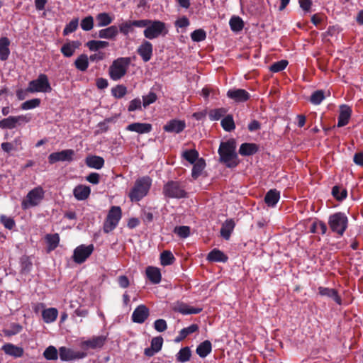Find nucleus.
Segmentation results:
<instances>
[{
    "label": "nucleus",
    "instance_id": "nucleus-1",
    "mask_svg": "<svg viewBox=\"0 0 363 363\" xmlns=\"http://www.w3.org/2000/svg\"><path fill=\"white\" fill-rule=\"evenodd\" d=\"M235 150L236 141L235 139L231 138L221 142L218 150L219 162L228 168L236 167L240 163V160Z\"/></svg>",
    "mask_w": 363,
    "mask_h": 363
},
{
    "label": "nucleus",
    "instance_id": "nucleus-2",
    "mask_svg": "<svg viewBox=\"0 0 363 363\" xmlns=\"http://www.w3.org/2000/svg\"><path fill=\"white\" fill-rule=\"evenodd\" d=\"M141 21L145 23L141 28H145L143 35L147 39L152 40L168 33L166 23L162 21L150 19H141Z\"/></svg>",
    "mask_w": 363,
    "mask_h": 363
},
{
    "label": "nucleus",
    "instance_id": "nucleus-3",
    "mask_svg": "<svg viewBox=\"0 0 363 363\" xmlns=\"http://www.w3.org/2000/svg\"><path fill=\"white\" fill-rule=\"evenodd\" d=\"M151 186L152 179L150 177L145 176L138 179L128 194L130 201H140L148 194Z\"/></svg>",
    "mask_w": 363,
    "mask_h": 363
},
{
    "label": "nucleus",
    "instance_id": "nucleus-4",
    "mask_svg": "<svg viewBox=\"0 0 363 363\" xmlns=\"http://www.w3.org/2000/svg\"><path fill=\"white\" fill-rule=\"evenodd\" d=\"M131 62V58L129 57H121L113 60L108 70L111 79L117 81L123 77Z\"/></svg>",
    "mask_w": 363,
    "mask_h": 363
},
{
    "label": "nucleus",
    "instance_id": "nucleus-5",
    "mask_svg": "<svg viewBox=\"0 0 363 363\" xmlns=\"http://www.w3.org/2000/svg\"><path fill=\"white\" fill-rule=\"evenodd\" d=\"M162 194L168 199H183L187 197V192L182 182L170 180L164 184Z\"/></svg>",
    "mask_w": 363,
    "mask_h": 363
},
{
    "label": "nucleus",
    "instance_id": "nucleus-6",
    "mask_svg": "<svg viewBox=\"0 0 363 363\" xmlns=\"http://www.w3.org/2000/svg\"><path fill=\"white\" fill-rule=\"evenodd\" d=\"M328 224L333 232L342 236L347 228L348 218L344 213L337 212L330 216Z\"/></svg>",
    "mask_w": 363,
    "mask_h": 363
},
{
    "label": "nucleus",
    "instance_id": "nucleus-7",
    "mask_svg": "<svg viewBox=\"0 0 363 363\" xmlns=\"http://www.w3.org/2000/svg\"><path fill=\"white\" fill-rule=\"evenodd\" d=\"M51 91L52 87L48 77L45 74H40L36 79L32 80L28 83V86L26 88V91L29 93H49Z\"/></svg>",
    "mask_w": 363,
    "mask_h": 363
},
{
    "label": "nucleus",
    "instance_id": "nucleus-8",
    "mask_svg": "<svg viewBox=\"0 0 363 363\" xmlns=\"http://www.w3.org/2000/svg\"><path fill=\"white\" fill-rule=\"evenodd\" d=\"M122 216L121 208L119 206L111 207L104 223L103 230L105 233L113 231L118 225Z\"/></svg>",
    "mask_w": 363,
    "mask_h": 363
},
{
    "label": "nucleus",
    "instance_id": "nucleus-9",
    "mask_svg": "<svg viewBox=\"0 0 363 363\" xmlns=\"http://www.w3.org/2000/svg\"><path fill=\"white\" fill-rule=\"evenodd\" d=\"M45 191L41 186H38L30 190L26 199L21 203L22 208L27 209L30 207L38 206L44 198Z\"/></svg>",
    "mask_w": 363,
    "mask_h": 363
},
{
    "label": "nucleus",
    "instance_id": "nucleus-10",
    "mask_svg": "<svg viewBox=\"0 0 363 363\" xmlns=\"http://www.w3.org/2000/svg\"><path fill=\"white\" fill-rule=\"evenodd\" d=\"M94 249V247L92 244L89 245H81L77 247L74 250L72 256L74 262L77 264L84 263L92 254Z\"/></svg>",
    "mask_w": 363,
    "mask_h": 363
},
{
    "label": "nucleus",
    "instance_id": "nucleus-11",
    "mask_svg": "<svg viewBox=\"0 0 363 363\" xmlns=\"http://www.w3.org/2000/svg\"><path fill=\"white\" fill-rule=\"evenodd\" d=\"M30 119V118L25 115L9 116L0 121V128L2 129H13L15 128L17 125L29 122Z\"/></svg>",
    "mask_w": 363,
    "mask_h": 363
},
{
    "label": "nucleus",
    "instance_id": "nucleus-12",
    "mask_svg": "<svg viewBox=\"0 0 363 363\" xmlns=\"http://www.w3.org/2000/svg\"><path fill=\"white\" fill-rule=\"evenodd\" d=\"M74 151L72 149L64 150L60 152L51 153L48 156V162L50 164H54L57 162H71L73 160Z\"/></svg>",
    "mask_w": 363,
    "mask_h": 363
},
{
    "label": "nucleus",
    "instance_id": "nucleus-13",
    "mask_svg": "<svg viewBox=\"0 0 363 363\" xmlns=\"http://www.w3.org/2000/svg\"><path fill=\"white\" fill-rule=\"evenodd\" d=\"M59 355L61 360L70 361L84 358L86 354L84 352L74 351L65 347H61L59 349Z\"/></svg>",
    "mask_w": 363,
    "mask_h": 363
},
{
    "label": "nucleus",
    "instance_id": "nucleus-14",
    "mask_svg": "<svg viewBox=\"0 0 363 363\" xmlns=\"http://www.w3.org/2000/svg\"><path fill=\"white\" fill-rule=\"evenodd\" d=\"M107 340L104 335L94 336L91 339L82 342L81 346L84 349H101L104 347Z\"/></svg>",
    "mask_w": 363,
    "mask_h": 363
},
{
    "label": "nucleus",
    "instance_id": "nucleus-15",
    "mask_svg": "<svg viewBox=\"0 0 363 363\" xmlns=\"http://www.w3.org/2000/svg\"><path fill=\"white\" fill-rule=\"evenodd\" d=\"M145 23L141 20H128L122 22L118 26V32L122 33L125 36H128L130 33L134 31V28H141Z\"/></svg>",
    "mask_w": 363,
    "mask_h": 363
},
{
    "label": "nucleus",
    "instance_id": "nucleus-16",
    "mask_svg": "<svg viewBox=\"0 0 363 363\" xmlns=\"http://www.w3.org/2000/svg\"><path fill=\"white\" fill-rule=\"evenodd\" d=\"M150 315L149 308L143 305H139L132 313V320L137 323H143Z\"/></svg>",
    "mask_w": 363,
    "mask_h": 363
},
{
    "label": "nucleus",
    "instance_id": "nucleus-17",
    "mask_svg": "<svg viewBox=\"0 0 363 363\" xmlns=\"http://www.w3.org/2000/svg\"><path fill=\"white\" fill-rule=\"evenodd\" d=\"M227 96L237 103H241L249 100L250 94L242 89H232L228 91Z\"/></svg>",
    "mask_w": 363,
    "mask_h": 363
},
{
    "label": "nucleus",
    "instance_id": "nucleus-18",
    "mask_svg": "<svg viewBox=\"0 0 363 363\" xmlns=\"http://www.w3.org/2000/svg\"><path fill=\"white\" fill-rule=\"evenodd\" d=\"M153 46L152 44L147 40H143L137 49V53L141 57L142 60L147 62L150 60L152 56Z\"/></svg>",
    "mask_w": 363,
    "mask_h": 363
},
{
    "label": "nucleus",
    "instance_id": "nucleus-19",
    "mask_svg": "<svg viewBox=\"0 0 363 363\" xmlns=\"http://www.w3.org/2000/svg\"><path fill=\"white\" fill-rule=\"evenodd\" d=\"M352 113V108L348 105L342 104L340 106V113L337 126L343 127L347 125L351 118Z\"/></svg>",
    "mask_w": 363,
    "mask_h": 363
},
{
    "label": "nucleus",
    "instance_id": "nucleus-20",
    "mask_svg": "<svg viewBox=\"0 0 363 363\" xmlns=\"http://www.w3.org/2000/svg\"><path fill=\"white\" fill-rule=\"evenodd\" d=\"M186 128L184 121L177 119L170 120L164 125L163 129L167 133H180Z\"/></svg>",
    "mask_w": 363,
    "mask_h": 363
},
{
    "label": "nucleus",
    "instance_id": "nucleus-21",
    "mask_svg": "<svg viewBox=\"0 0 363 363\" xmlns=\"http://www.w3.org/2000/svg\"><path fill=\"white\" fill-rule=\"evenodd\" d=\"M163 345V338L161 336L153 337L151 340L150 347L145 349L144 354L147 357H152L160 352Z\"/></svg>",
    "mask_w": 363,
    "mask_h": 363
},
{
    "label": "nucleus",
    "instance_id": "nucleus-22",
    "mask_svg": "<svg viewBox=\"0 0 363 363\" xmlns=\"http://www.w3.org/2000/svg\"><path fill=\"white\" fill-rule=\"evenodd\" d=\"M118 34V28L116 26H111L108 28L101 29L98 34L93 35L94 38L114 40Z\"/></svg>",
    "mask_w": 363,
    "mask_h": 363
},
{
    "label": "nucleus",
    "instance_id": "nucleus-23",
    "mask_svg": "<svg viewBox=\"0 0 363 363\" xmlns=\"http://www.w3.org/2000/svg\"><path fill=\"white\" fill-rule=\"evenodd\" d=\"M125 129L138 134H145L152 131V125L146 123H133L126 126Z\"/></svg>",
    "mask_w": 363,
    "mask_h": 363
},
{
    "label": "nucleus",
    "instance_id": "nucleus-24",
    "mask_svg": "<svg viewBox=\"0 0 363 363\" xmlns=\"http://www.w3.org/2000/svg\"><path fill=\"white\" fill-rule=\"evenodd\" d=\"M318 289L320 296L331 298L337 304H342V298L336 289L324 286H319Z\"/></svg>",
    "mask_w": 363,
    "mask_h": 363
},
{
    "label": "nucleus",
    "instance_id": "nucleus-25",
    "mask_svg": "<svg viewBox=\"0 0 363 363\" xmlns=\"http://www.w3.org/2000/svg\"><path fill=\"white\" fill-rule=\"evenodd\" d=\"M147 278L153 284H157L161 281L162 274L160 269L156 267L149 266L145 270Z\"/></svg>",
    "mask_w": 363,
    "mask_h": 363
},
{
    "label": "nucleus",
    "instance_id": "nucleus-26",
    "mask_svg": "<svg viewBox=\"0 0 363 363\" xmlns=\"http://www.w3.org/2000/svg\"><path fill=\"white\" fill-rule=\"evenodd\" d=\"M80 45L81 43L77 40L69 41L62 46L60 51L65 57H70L74 55L76 49L79 48Z\"/></svg>",
    "mask_w": 363,
    "mask_h": 363
},
{
    "label": "nucleus",
    "instance_id": "nucleus-27",
    "mask_svg": "<svg viewBox=\"0 0 363 363\" xmlns=\"http://www.w3.org/2000/svg\"><path fill=\"white\" fill-rule=\"evenodd\" d=\"M10 44L11 41L7 37L0 38V60L1 61H6L9 59L11 52Z\"/></svg>",
    "mask_w": 363,
    "mask_h": 363
},
{
    "label": "nucleus",
    "instance_id": "nucleus-28",
    "mask_svg": "<svg viewBox=\"0 0 363 363\" xmlns=\"http://www.w3.org/2000/svg\"><path fill=\"white\" fill-rule=\"evenodd\" d=\"M280 199V192L276 189H270L264 196V202L269 207H274Z\"/></svg>",
    "mask_w": 363,
    "mask_h": 363
},
{
    "label": "nucleus",
    "instance_id": "nucleus-29",
    "mask_svg": "<svg viewBox=\"0 0 363 363\" xmlns=\"http://www.w3.org/2000/svg\"><path fill=\"white\" fill-rule=\"evenodd\" d=\"M259 147L255 143H245L239 148V154L242 156H251L256 154Z\"/></svg>",
    "mask_w": 363,
    "mask_h": 363
},
{
    "label": "nucleus",
    "instance_id": "nucleus-30",
    "mask_svg": "<svg viewBox=\"0 0 363 363\" xmlns=\"http://www.w3.org/2000/svg\"><path fill=\"white\" fill-rule=\"evenodd\" d=\"M228 257L222 251L218 249L212 250L207 255V260L214 262H226Z\"/></svg>",
    "mask_w": 363,
    "mask_h": 363
},
{
    "label": "nucleus",
    "instance_id": "nucleus-31",
    "mask_svg": "<svg viewBox=\"0 0 363 363\" xmlns=\"http://www.w3.org/2000/svg\"><path fill=\"white\" fill-rule=\"evenodd\" d=\"M91 194V189L84 185L77 186L73 191L74 197L78 201H83L86 199Z\"/></svg>",
    "mask_w": 363,
    "mask_h": 363
},
{
    "label": "nucleus",
    "instance_id": "nucleus-32",
    "mask_svg": "<svg viewBox=\"0 0 363 363\" xmlns=\"http://www.w3.org/2000/svg\"><path fill=\"white\" fill-rule=\"evenodd\" d=\"M85 162L90 168L100 169L104 167L105 162L104 158L100 156L91 155L86 157Z\"/></svg>",
    "mask_w": 363,
    "mask_h": 363
},
{
    "label": "nucleus",
    "instance_id": "nucleus-33",
    "mask_svg": "<svg viewBox=\"0 0 363 363\" xmlns=\"http://www.w3.org/2000/svg\"><path fill=\"white\" fill-rule=\"evenodd\" d=\"M235 222L233 219L226 220L220 228V235L225 240H229L235 228Z\"/></svg>",
    "mask_w": 363,
    "mask_h": 363
},
{
    "label": "nucleus",
    "instance_id": "nucleus-34",
    "mask_svg": "<svg viewBox=\"0 0 363 363\" xmlns=\"http://www.w3.org/2000/svg\"><path fill=\"white\" fill-rule=\"evenodd\" d=\"M4 352L9 355L20 357L23 354V350L21 347H17L13 344L7 343L2 347Z\"/></svg>",
    "mask_w": 363,
    "mask_h": 363
},
{
    "label": "nucleus",
    "instance_id": "nucleus-35",
    "mask_svg": "<svg viewBox=\"0 0 363 363\" xmlns=\"http://www.w3.org/2000/svg\"><path fill=\"white\" fill-rule=\"evenodd\" d=\"M212 351V345L209 340H205L199 344L196 350V354L201 358L208 356Z\"/></svg>",
    "mask_w": 363,
    "mask_h": 363
},
{
    "label": "nucleus",
    "instance_id": "nucleus-36",
    "mask_svg": "<svg viewBox=\"0 0 363 363\" xmlns=\"http://www.w3.org/2000/svg\"><path fill=\"white\" fill-rule=\"evenodd\" d=\"M199 330L197 324H191L187 328H184L179 331V335L174 339V342H179L185 339L189 335L194 333Z\"/></svg>",
    "mask_w": 363,
    "mask_h": 363
},
{
    "label": "nucleus",
    "instance_id": "nucleus-37",
    "mask_svg": "<svg viewBox=\"0 0 363 363\" xmlns=\"http://www.w3.org/2000/svg\"><path fill=\"white\" fill-rule=\"evenodd\" d=\"M193 164L191 177L194 179H197L206 167V161L203 158L201 157Z\"/></svg>",
    "mask_w": 363,
    "mask_h": 363
},
{
    "label": "nucleus",
    "instance_id": "nucleus-38",
    "mask_svg": "<svg viewBox=\"0 0 363 363\" xmlns=\"http://www.w3.org/2000/svg\"><path fill=\"white\" fill-rule=\"evenodd\" d=\"M58 311L55 308H49L42 312V317L45 323H50L56 320Z\"/></svg>",
    "mask_w": 363,
    "mask_h": 363
},
{
    "label": "nucleus",
    "instance_id": "nucleus-39",
    "mask_svg": "<svg viewBox=\"0 0 363 363\" xmlns=\"http://www.w3.org/2000/svg\"><path fill=\"white\" fill-rule=\"evenodd\" d=\"M96 26L98 27H105L110 25L113 22V18L109 13L103 12L99 13L96 16Z\"/></svg>",
    "mask_w": 363,
    "mask_h": 363
},
{
    "label": "nucleus",
    "instance_id": "nucleus-40",
    "mask_svg": "<svg viewBox=\"0 0 363 363\" xmlns=\"http://www.w3.org/2000/svg\"><path fill=\"white\" fill-rule=\"evenodd\" d=\"M45 240L48 243V250L49 252L54 250L59 245L60 236L57 233L47 234Z\"/></svg>",
    "mask_w": 363,
    "mask_h": 363
},
{
    "label": "nucleus",
    "instance_id": "nucleus-41",
    "mask_svg": "<svg viewBox=\"0 0 363 363\" xmlns=\"http://www.w3.org/2000/svg\"><path fill=\"white\" fill-rule=\"evenodd\" d=\"M191 351L189 347H184L180 349L176 355V360L180 363H185L190 360Z\"/></svg>",
    "mask_w": 363,
    "mask_h": 363
},
{
    "label": "nucleus",
    "instance_id": "nucleus-42",
    "mask_svg": "<svg viewBox=\"0 0 363 363\" xmlns=\"http://www.w3.org/2000/svg\"><path fill=\"white\" fill-rule=\"evenodd\" d=\"M86 46L91 51H97L108 47L109 43L107 41L91 40L86 43Z\"/></svg>",
    "mask_w": 363,
    "mask_h": 363
},
{
    "label": "nucleus",
    "instance_id": "nucleus-43",
    "mask_svg": "<svg viewBox=\"0 0 363 363\" xmlns=\"http://www.w3.org/2000/svg\"><path fill=\"white\" fill-rule=\"evenodd\" d=\"M74 65L80 71L84 72L89 67V58L86 54L80 55L75 60Z\"/></svg>",
    "mask_w": 363,
    "mask_h": 363
},
{
    "label": "nucleus",
    "instance_id": "nucleus-44",
    "mask_svg": "<svg viewBox=\"0 0 363 363\" xmlns=\"http://www.w3.org/2000/svg\"><path fill=\"white\" fill-rule=\"evenodd\" d=\"M220 125L224 130L230 132L235 128V122L232 115H227L220 122Z\"/></svg>",
    "mask_w": 363,
    "mask_h": 363
},
{
    "label": "nucleus",
    "instance_id": "nucleus-45",
    "mask_svg": "<svg viewBox=\"0 0 363 363\" xmlns=\"http://www.w3.org/2000/svg\"><path fill=\"white\" fill-rule=\"evenodd\" d=\"M332 195L336 200L340 201L347 198V191L342 186H334L332 189Z\"/></svg>",
    "mask_w": 363,
    "mask_h": 363
},
{
    "label": "nucleus",
    "instance_id": "nucleus-46",
    "mask_svg": "<svg viewBox=\"0 0 363 363\" xmlns=\"http://www.w3.org/2000/svg\"><path fill=\"white\" fill-rule=\"evenodd\" d=\"M230 29L234 32H239L244 27V22L239 16H233L229 21Z\"/></svg>",
    "mask_w": 363,
    "mask_h": 363
},
{
    "label": "nucleus",
    "instance_id": "nucleus-47",
    "mask_svg": "<svg viewBox=\"0 0 363 363\" xmlns=\"http://www.w3.org/2000/svg\"><path fill=\"white\" fill-rule=\"evenodd\" d=\"M175 258L169 250H164L160 254V264L162 266H168L173 264Z\"/></svg>",
    "mask_w": 363,
    "mask_h": 363
},
{
    "label": "nucleus",
    "instance_id": "nucleus-48",
    "mask_svg": "<svg viewBox=\"0 0 363 363\" xmlns=\"http://www.w3.org/2000/svg\"><path fill=\"white\" fill-rule=\"evenodd\" d=\"M199 152L195 149L186 150L182 153V157L191 164L195 163L199 159Z\"/></svg>",
    "mask_w": 363,
    "mask_h": 363
},
{
    "label": "nucleus",
    "instance_id": "nucleus-49",
    "mask_svg": "<svg viewBox=\"0 0 363 363\" xmlns=\"http://www.w3.org/2000/svg\"><path fill=\"white\" fill-rule=\"evenodd\" d=\"M325 98V92L323 90H316L312 93L310 97V101L313 105H319Z\"/></svg>",
    "mask_w": 363,
    "mask_h": 363
},
{
    "label": "nucleus",
    "instance_id": "nucleus-50",
    "mask_svg": "<svg viewBox=\"0 0 363 363\" xmlns=\"http://www.w3.org/2000/svg\"><path fill=\"white\" fill-rule=\"evenodd\" d=\"M226 112L227 109L225 108L212 109L208 113V117L211 121H218L225 116Z\"/></svg>",
    "mask_w": 363,
    "mask_h": 363
},
{
    "label": "nucleus",
    "instance_id": "nucleus-51",
    "mask_svg": "<svg viewBox=\"0 0 363 363\" xmlns=\"http://www.w3.org/2000/svg\"><path fill=\"white\" fill-rule=\"evenodd\" d=\"M79 26V18H73L69 23H67L64 30L63 35H67L69 33L74 32Z\"/></svg>",
    "mask_w": 363,
    "mask_h": 363
},
{
    "label": "nucleus",
    "instance_id": "nucleus-52",
    "mask_svg": "<svg viewBox=\"0 0 363 363\" xmlns=\"http://www.w3.org/2000/svg\"><path fill=\"white\" fill-rule=\"evenodd\" d=\"M112 95L117 99L123 98L127 94V88L123 84H119L111 89Z\"/></svg>",
    "mask_w": 363,
    "mask_h": 363
},
{
    "label": "nucleus",
    "instance_id": "nucleus-53",
    "mask_svg": "<svg viewBox=\"0 0 363 363\" xmlns=\"http://www.w3.org/2000/svg\"><path fill=\"white\" fill-rule=\"evenodd\" d=\"M40 104V99H33L30 100L26 101L21 105V108L23 110H30L38 107Z\"/></svg>",
    "mask_w": 363,
    "mask_h": 363
},
{
    "label": "nucleus",
    "instance_id": "nucleus-54",
    "mask_svg": "<svg viewBox=\"0 0 363 363\" xmlns=\"http://www.w3.org/2000/svg\"><path fill=\"white\" fill-rule=\"evenodd\" d=\"M191 38L194 42H201L206 38V33L203 29H196L191 33Z\"/></svg>",
    "mask_w": 363,
    "mask_h": 363
},
{
    "label": "nucleus",
    "instance_id": "nucleus-55",
    "mask_svg": "<svg viewBox=\"0 0 363 363\" xmlns=\"http://www.w3.org/2000/svg\"><path fill=\"white\" fill-rule=\"evenodd\" d=\"M43 356L48 360H56L57 359V350L54 346H49L44 351Z\"/></svg>",
    "mask_w": 363,
    "mask_h": 363
},
{
    "label": "nucleus",
    "instance_id": "nucleus-56",
    "mask_svg": "<svg viewBox=\"0 0 363 363\" xmlns=\"http://www.w3.org/2000/svg\"><path fill=\"white\" fill-rule=\"evenodd\" d=\"M81 28L84 31H89L94 27V18L91 16H88L81 21Z\"/></svg>",
    "mask_w": 363,
    "mask_h": 363
},
{
    "label": "nucleus",
    "instance_id": "nucleus-57",
    "mask_svg": "<svg viewBox=\"0 0 363 363\" xmlns=\"http://www.w3.org/2000/svg\"><path fill=\"white\" fill-rule=\"evenodd\" d=\"M288 64H289V62L287 60H281L280 61L273 63L270 66L269 70L274 73L281 72L286 67Z\"/></svg>",
    "mask_w": 363,
    "mask_h": 363
},
{
    "label": "nucleus",
    "instance_id": "nucleus-58",
    "mask_svg": "<svg viewBox=\"0 0 363 363\" xmlns=\"http://www.w3.org/2000/svg\"><path fill=\"white\" fill-rule=\"evenodd\" d=\"M0 222L5 228L9 230H12L16 225V223L13 218L8 217L5 215L0 216Z\"/></svg>",
    "mask_w": 363,
    "mask_h": 363
},
{
    "label": "nucleus",
    "instance_id": "nucleus-59",
    "mask_svg": "<svg viewBox=\"0 0 363 363\" xmlns=\"http://www.w3.org/2000/svg\"><path fill=\"white\" fill-rule=\"evenodd\" d=\"M174 233L182 238H186L190 235V228L186 225L176 226Z\"/></svg>",
    "mask_w": 363,
    "mask_h": 363
},
{
    "label": "nucleus",
    "instance_id": "nucleus-60",
    "mask_svg": "<svg viewBox=\"0 0 363 363\" xmlns=\"http://www.w3.org/2000/svg\"><path fill=\"white\" fill-rule=\"evenodd\" d=\"M157 99V94L155 92L150 91L147 95L143 96V106L146 108L149 105L155 102Z\"/></svg>",
    "mask_w": 363,
    "mask_h": 363
},
{
    "label": "nucleus",
    "instance_id": "nucleus-61",
    "mask_svg": "<svg viewBox=\"0 0 363 363\" xmlns=\"http://www.w3.org/2000/svg\"><path fill=\"white\" fill-rule=\"evenodd\" d=\"M142 107V103L139 98L131 100L128 107L129 112L135 111V110H140Z\"/></svg>",
    "mask_w": 363,
    "mask_h": 363
},
{
    "label": "nucleus",
    "instance_id": "nucleus-62",
    "mask_svg": "<svg viewBox=\"0 0 363 363\" xmlns=\"http://www.w3.org/2000/svg\"><path fill=\"white\" fill-rule=\"evenodd\" d=\"M155 329L160 333L164 332L167 328V324L164 319H157L154 323Z\"/></svg>",
    "mask_w": 363,
    "mask_h": 363
},
{
    "label": "nucleus",
    "instance_id": "nucleus-63",
    "mask_svg": "<svg viewBox=\"0 0 363 363\" xmlns=\"http://www.w3.org/2000/svg\"><path fill=\"white\" fill-rule=\"evenodd\" d=\"M11 328H12V330H5L4 333L6 335H13L18 333H20L22 330V326L19 325L18 323H12L11 325Z\"/></svg>",
    "mask_w": 363,
    "mask_h": 363
},
{
    "label": "nucleus",
    "instance_id": "nucleus-64",
    "mask_svg": "<svg viewBox=\"0 0 363 363\" xmlns=\"http://www.w3.org/2000/svg\"><path fill=\"white\" fill-rule=\"evenodd\" d=\"M86 179L92 184H98L100 182V174L96 172H91L86 177Z\"/></svg>",
    "mask_w": 363,
    "mask_h": 363
}]
</instances>
